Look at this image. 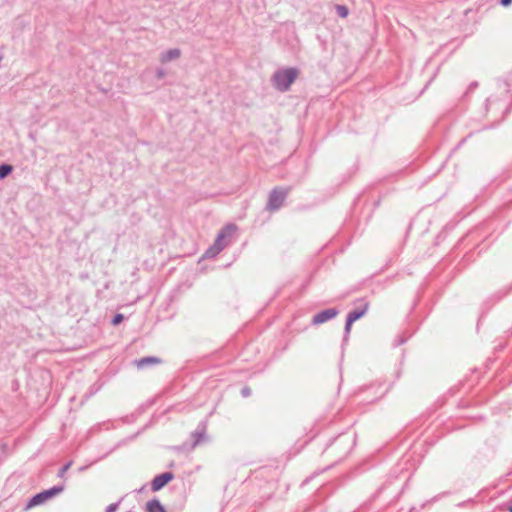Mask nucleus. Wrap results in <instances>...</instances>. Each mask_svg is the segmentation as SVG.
I'll list each match as a JSON object with an SVG mask.
<instances>
[{
  "mask_svg": "<svg viewBox=\"0 0 512 512\" xmlns=\"http://www.w3.org/2000/svg\"><path fill=\"white\" fill-rule=\"evenodd\" d=\"M510 511L512 512V506L510 507Z\"/></svg>",
  "mask_w": 512,
  "mask_h": 512,
  "instance_id": "27",
  "label": "nucleus"
},
{
  "mask_svg": "<svg viewBox=\"0 0 512 512\" xmlns=\"http://www.w3.org/2000/svg\"><path fill=\"white\" fill-rule=\"evenodd\" d=\"M368 307L369 304L365 302L363 303L362 307L356 308L348 313L344 327L345 339L348 337L351 331L352 324L367 313Z\"/></svg>",
  "mask_w": 512,
  "mask_h": 512,
  "instance_id": "4",
  "label": "nucleus"
},
{
  "mask_svg": "<svg viewBox=\"0 0 512 512\" xmlns=\"http://www.w3.org/2000/svg\"><path fill=\"white\" fill-rule=\"evenodd\" d=\"M236 229L234 224H227L217 235L214 244L223 250L228 245L227 238L231 237Z\"/></svg>",
  "mask_w": 512,
  "mask_h": 512,
  "instance_id": "5",
  "label": "nucleus"
},
{
  "mask_svg": "<svg viewBox=\"0 0 512 512\" xmlns=\"http://www.w3.org/2000/svg\"><path fill=\"white\" fill-rule=\"evenodd\" d=\"M71 465H72V462H71V461H70V462H68V463H66L65 465H63V466L61 467V469L59 470V472H58V477H60V478H64V476H65L66 472H67V471H68V469L71 467Z\"/></svg>",
  "mask_w": 512,
  "mask_h": 512,
  "instance_id": "16",
  "label": "nucleus"
},
{
  "mask_svg": "<svg viewBox=\"0 0 512 512\" xmlns=\"http://www.w3.org/2000/svg\"><path fill=\"white\" fill-rule=\"evenodd\" d=\"M499 3L502 6L507 7V6H509L512 3V0H499Z\"/></svg>",
  "mask_w": 512,
  "mask_h": 512,
  "instance_id": "21",
  "label": "nucleus"
},
{
  "mask_svg": "<svg viewBox=\"0 0 512 512\" xmlns=\"http://www.w3.org/2000/svg\"><path fill=\"white\" fill-rule=\"evenodd\" d=\"M135 363L139 369H143V368L147 367L148 365L161 363V359L158 357H154V356H148V357H143V358L136 360Z\"/></svg>",
  "mask_w": 512,
  "mask_h": 512,
  "instance_id": "11",
  "label": "nucleus"
},
{
  "mask_svg": "<svg viewBox=\"0 0 512 512\" xmlns=\"http://www.w3.org/2000/svg\"><path fill=\"white\" fill-rule=\"evenodd\" d=\"M338 313H339V311L336 308H328V309L322 310L313 316L311 323L313 325L323 324V323L335 318L338 315Z\"/></svg>",
  "mask_w": 512,
  "mask_h": 512,
  "instance_id": "6",
  "label": "nucleus"
},
{
  "mask_svg": "<svg viewBox=\"0 0 512 512\" xmlns=\"http://www.w3.org/2000/svg\"><path fill=\"white\" fill-rule=\"evenodd\" d=\"M466 502L459 503L458 506H463Z\"/></svg>",
  "mask_w": 512,
  "mask_h": 512,
  "instance_id": "25",
  "label": "nucleus"
},
{
  "mask_svg": "<svg viewBox=\"0 0 512 512\" xmlns=\"http://www.w3.org/2000/svg\"><path fill=\"white\" fill-rule=\"evenodd\" d=\"M336 13L341 18H346L349 14V10L345 5L337 4L335 6Z\"/></svg>",
  "mask_w": 512,
  "mask_h": 512,
  "instance_id": "15",
  "label": "nucleus"
},
{
  "mask_svg": "<svg viewBox=\"0 0 512 512\" xmlns=\"http://www.w3.org/2000/svg\"><path fill=\"white\" fill-rule=\"evenodd\" d=\"M146 512H166V510L158 499H152L146 504Z\"/></svg>",
  "mask_w": 512,
  "mask_h": 512,
  "instance_id": "12",
  "label": "nucleus"
},
{
  "mask_svg": "<svg viewBox=\"0 0 512 512\" xmlns=\"http://www.w3.org/2000/svg\"><path fill=\"white\" fill-rule=\"evenodd\" d=\"M406 342V339L405 338H402L400 337L398 340H397V345H402Z\"/></svg>",
  "mask_w": 512,
  "mask_h": 512,
  "instance_id": "22",
  "label": "nucleus"
},
{
  "mask_svg": "<svg viewBox=\"0 0 512 512\" xmlns=\"http://www.w3.org/2000/svg\"><path fill=\"white\" fill-rule=\"evenodd\" d=\"M297 76L298 70L296 68L279 69L274 73L272 81L277 90L285 92L290 88Z\"/></svg>",
  "mask_w": 512,
  "mask_h": 512,
  "instance_id": "1",
  "label": "nucleus"
},
{
  "mask_svg": "<svg viewBox=\"0 0 512 512\" xmlns=\"http://www.w3.org/2000/svg\"><path fill=\"white\" fill-rule=\"evenodd\" d=\"M288 195V189L276 187L271 190L266 204V210L274 212L280 209Z\"/></svg>",
  "mask_w": 512,
  "mask_h": 512,
  "instance_id": "2",
  "label": "nucleus"
},
{
  "mask_svg": "<svg viewBox=\"0 0 512 512\" xmlns=\"http://www.w3.org/2000/svg\"><path fill=\"white\" fill-rule=\"evenodd\" d=\"M241 395H242L243 397H245V398H246V397H249V396L251 395V389H250L249 387H247V386H246V387H243V388L241 389Z\"/></svg>",
  "mask_w": 512,
  "mask_h": 512,
  "instance_id": "19",
  "label": "nucleus"
},
{
  "mask_svg": "<svg viewBox=\"0 0 512 512\" xmlns=\"http://www.w3.org/2000/svg\"><path fill=\"white\" fill-rule=\"evenodd\" d=\"M336 442L339 445H344L346 447L345 454H347L354 446L355 438L347 434H342L336 438Z\"/></svg>",
  "mask_w": 512,
  "mask_h": 512,
  "instance_id": "9",
  "label": "nucleus"
},
{
  "mask_svg": "<svg viewBox=\"0 0 512 512\" xmlns=\"http://www.w3.org/2000/svg\"><path fill=\"white\" fill-rule=\"evenodd\" d=\"M85 469H86V467H85V466H84V467H80V468H79V471H84Z\"/></svg>",
  "mask_w": 512,
  "mask_h": 512,
  "instance_id": "24",
  "label": "nucleus"
},
{
  "mask_svg": "<svg viewBox=\"0 0 512 512\" xmlns=\"http://www.w3.org/2000/svg\"><path fill=\"white\" fill-rule=\"evenodd\" d=\"M156 74L159 79H162L165 76V71L160 68V69H157Z\"/></svg>",
  "mask_w": 512,
  "mask_h": 512,
  "instance_id": "20",
  "label": "nucleus"
},
{
  "mask_svg": "<svg viewBox=\"0 0 512 512\" xmlns=\"http://www.w3.org/2000/svg\"><path fill=\"white\" fill-rule=\"evenodd\" d=\"M181 51L178 48L169 49L168 51L164 52L160 56V61L162 63H167L172 60H176L180 57Z\"/></svg>",
  "mask_w": 512,
  "mask_h": 512,
  "instance_id": "10",
  "label": "nucleus"
},
{
  "mask_svg": "<svg viewBox=\"0 0 512 512\" xmlns=\"http://www.w3.org/2000/svg\"><path fill=\"white\" fill-rule=\"evenodd\" d=\"M13 170V167L10 164H1L0 165V179L6 178Z\"/></svg>",
  "mask_w": 512,
  "mask_h": 512,
  "instance_id": "14",
  "label": "nucleus"
},
{
  "mask_svg": "<svg viewBox=\"0 0 512 512\" xmlns=\"http://www.w3.org/2000/svg\"><path fill=\"white\" fill-rule=\"evenodd\" d=\"M476 86H477V83H476V82H474V83H472V84L470 85V89H473V88H475Z\"/></svg>",
  "mask_w": 512,
  "mask_h": 512,
  "instance_id": "23",
  "label": "nucleus"
},
{
  "mask_svg": "<svg viewBox=\"0 0 512 512\" xmlns=\"http://www.w3.org/2000/svg\"><path fill=\"white\" fill-rule=\"evenodd\" d=\"M174 478L173 473L164 472L154 477L151 482V490L153 492L161 490L164 486H166L172 479Z\"/></svg>",
  "mask_w": 512,
  "mask_h": 512,
  "instance_id": "8",
  "label": "nucleus"
},
{
  "mask_svg": "<svg viewBox=\"0 0 512 512\" xmlns=\"http://www.w3.org/2000/svg\"><path fill=\"white\" fill-rule=\"evenodd\" d=\"M3 56L0 54V62L2 61Z\"/></svg>",
  "mask_w": 512,
  "mask_h": 512,
  "instance_id": "26",
  "label": "nucleus"
},
{
  "mask_svg": "<svg viewBox=\"0 0 512 512\" xmlns=\"http://www.w3.org/2000/svg\"><path fill=\"white\" fill-rule=\"evenodd\" d=\"M63 490H64V485H57V486H53L47 490H44L42 492H39L29 500L27 507L30 508V507L38 506V505L44 503L46 500L61 493Z\"/></svg>",
  "mask_w": 512,
  "mask_h": 512,
  "instance_id": "3",
  "label": "nucleus"
},
{
  "mask_svg": "<svg viewBox=\"0 0 512 512\" xmlns=\"http://www.w3.org/2000/svg\"><path fill=\"white\" fill-rule=\"evenodd\" d=\"M118 508V503H112L108 505L105 509V512H115Z\"/></svg>",
  "mask_w": 512,
  "mask_h": 512,
  "instance_id": "18",
  "label": "nucleus"
},
{
  "mask_svg": "<svg viewBox=\"0 0 512 512\" xmlns=\"http://www.w3.org/2000/svg\"><path fill=\"white\" fill-rule=\"evenodd\" d=\"M124 319V316L123 314H120V313H117L116 315H114V317L112 318V324L113 325H118L120 324Z\"/></svg>",
  "mask_w": 512,
  "mask_h": 512,
  "instance_id": "17",
  "label": "nucleus"
},
{
  "mask_svg": "<svg viewBox=\"0 0 512 512\" xmlns=\"http://www.w3.org/2000/svg\"><path fill=\"white\" fill-rule=\"evenodd\" d=\"M206 432H207V421L203 420L198 424L196 430L191 433L193 447H196L197 445H199L200 443H202L208 439Z\"/></svg>",
  "mask_w": 512,
  "mask_h": 512,
  "instance_id": "7",
  "label": "nucleus"
},
{
  "mask_svg": "<svg viewBox=\"0 0 512 512\" xmlns=\"http://www.w3.org/2000/svg\"><path fill=\"white\" fill-rule=\"evenodd\" d=\"M221 247L219 248L218 246H216L215 244H213L211 247H209L205 254H204V257L206 258H212V257H215L217 256L220 252H221Z\"/></svg>",
  "mask_w": 512,
  "mask_h": 512,
  "instance_id": "13",
  "label": "nucleus"
}]
</instances>
